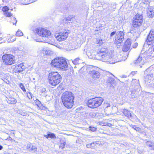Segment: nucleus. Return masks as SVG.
Segmentation results:
<instances>
[{
	"label": "nucleus",
	"mask_w": 154,
	"mask_h": 154,
	"mask_svg": "<svg viewBox=\"0 0 154 154\" xmlns=\"http://www.w3.org/2000/svg\"><path fill=\"white\" fill-rule=\"evenodd\" d=\"M114 51H109L108 49L102 48L100 49V60L112 64L115 63L113 60Z\"/></svg>",
	"instance_id": "nucleus-1"
},
{
	"label": "nucleus",
	"mask_w": 154,
	"mask_h": 154,
	"mask_svg": "<svg viewBox=\"0 0 154 154\" xmlns=\"http://www.w3.org/2000/svg\"><path fill=\"white\" fill-rule=\"evenodd\" d=\"M74 96L72 93L66 91L63 92L61 96V99L64 105L68 108L72 107L73 104Z\"/></svg>",
	"instance_id": "nucleus-2"
},
{
	"label": "nucleus",
	"mask_w": 154,
	"mask_h": 154,
	"mask_svg": "<svg viewBox=\"0 0 154 154\" xmlns=\"http://www.w3.org/2000/svg\"><path fill=\"white\" fill-rule=\"evenodd\" d=\"M51 64L55 67L64 70H67L68 67L66 59L63 57L55 58L52 61Z\"/></svg>",
	"instance_id": "nucleus-3"
},
{
	"label": "nucleus",
	"mask_w": 154,
	"mask_h": 154,
	"mask_svg": "<svg viewBox=\"0 0 154 154\" xmlns=\"http://www.w3.org/2000/svg\"><path fill=\"white\" fill-rule=\"evenodd\" d=\"M48 79L49 83L52 85L55 86L60 82L62 77L58 72H52L49 74Z\"/></svg>",
	"instance_id": "nucleus-4"
},
{
	"label": "nucleus",
	"mask_w": 154,
	"mask_h": 154,
	"mask_svg": "<svg viewBox=\"0 0 154 154\" xmlns=\"http://www.w3.org/2000/svg\"><path fill=\"white\" fill-rule=\"evenodd\" d=\"M103 101V99L101 97H97L88 100V105L89 107L94 108L100 106Z\"/></svg>",
	"instance_id": "nucleus-5"
},
{
	"label": "nucleus",
	"mask_w": 154,
	"mask_h": 154,
	"mask_svg": "<svg viewBox=\"0 0 154 154\" xmlns=\"http://www.w3.org/2000/svg\"><path fill=\"white\" fill-rule=\"evenodd\" d=\"M34 31L35 33L42 37H48L51 35L49 30L42 28H36Z\"/></svg>",
	"instance_id": "nucleus-6"
},
{
	"label": "nucleus",
	"mask_w": 154,
	"mask_h": 154,
	"mask_svg": "<svg viewBox=\"0 0 154 154\" xmlns=\"http://www.w3.org/2000/svg\"><path fill=\"white\" fill-rule=\"evenodd\" d=\"M69 31L67 29H64L58 33H56L55 36L56 39L59 41H62L65 40L68 36Z\"/></svg>",
	"instance_id": "nucleus-7"
},
{
	"label": "nucleus",
	"mask_w": 154,
	"mask_h": 154,
	"mask_svg": "<svg viewBox=\"0 0 154 154\" xmlns=\"http://www.w3.org/2000/svg\"><path fill=\"white\" fill-rule=\"evenodd\" d=\"M14 58V56L9 54H5L2 56L4 62L8 65H11L15 63Z\"/></svg>",
	"instance_id": "nucleus-8"
},
{
	"label": "nucleus",
	"mask_w": 154,
	"mask_h": 154,
	"mask_svg": "<svg viewBox=\"0 0 154 154\" xmlns=\"http://www.w3.org/2000/svg\"><path fill=\"white\" fill-rule=\"evenodd\" d=\"M86 54L88 57L90 59L100 60V50L99 52H96L95 51H93L92 53L90 52L89 50H88L87 51Z\"/></svg>",
	"instance_id": "nucleus-9"
},
{
	"label": "nucleus",
	"mask_w": 154,
	"mask_h": 154,
	"mask_svg": "<svg viewBox=\"0 0 154 154\" xmlns=\"http://www.w3.org/2000/svg\"><path fill=\"white\" fill-rule=\"evenodd\" d=\"M124 34L123 32L118 31L116 33L115 41L116 44L121 43L124 40Z\"/></svg>",
	"instance_id": "nucleus-10"
},
{
	"label": "nucleus",
	"mask_w": 154,
	"mask_h": 154,
	"mask_svg": "<svg viewBox=\"0 0 154 154\" xmlns=\"http://www.w3.org/2000/svg\"><path fill=\"white\" fill-rule=\"evenodd\" d=\"M154 42V30H152L150 31L149 35H148L146 43L148 45H151L152 42Z\"/></svg>",
	"instance_id": "nucleus-11"
},
{
	"label": "nucleus",
	"mask_w": 154,
	"mask_h": 154,
	"mask_svg": "<svg viewBox=\"0 0 154 154\" xmlns=\"http://www.w3.org/2000/svg\"><path fill=\"white\" fill-rule=\"evenodd\" d=\"M89 74L93 79H99L100 76V72L97 71L92 70L89 72Z\"/></svg>",
	"instance_id": "nucleus-12"
},
{
	"label": "nucleus",
	"mask_w": 154,
	"mask_h": 154,
	"mask_svg": "<svg viewBox=\"0 0 154 154\" xmlns=\"http://www.w3.org/2000/svg\"><path fill=\"white\" fill-rule=\"evenodd\" d=\"M25 66L23 63L16 66H15L14 71L16 72H20L23 71L25 69Z\"/></svg>",
	"instance_id": "nucleus-13"
},
{
	"label": "nucleus",
	"mask_w": 154,
	"mask_h": 154,
	"mask_svg": "<svg viewBox=\"0 0 154 154\" xmlns=\"http://www.w3.org/2000/svg\"><path fill=\"white\" fill-rule=\"evenodd\" d=\"M143 22L138 20H134L133 23V26L134 27H137V26H140Z\"/></svg>",
	"instance_id": "nucleus-14"
},
{
	"label": "nucleus",
	"mask_w": 154,
	"mask_h": 154,
	"mask_svg": "<svg viewBox=\"0 0 154 154\" xmlns=\"http://www.w3.org/2000/svg\"><path fill=\"white\" fill-rule=\"evenodd\" d=\"M27 149L29 150L32 152H35L37 149L36 147L33 146L32 144H28L27 146Z\"/></svg>",
	"instance_id": "nucleus-15"
},
{
	"label": "nucleus",
	"mask_w": 154,
	"mask_h": 154,
	"mask_svg": "<svg viewBox=\"0 0 154 154\" xmlns=\"http://www.w3.org/2000/svg\"><path fill=\"white\" fill-rule=\"evenodd\" d=\"M153 79V74L152 73L147 74L145 78V82L149 83H150L151 80H152Z\"/></svg>",
	"instance_id": "nucleus-16"
},
{
	"label": "nucleus",
	"mask_w": 154,
	"mask_h": 154,
	"mask_svg": "<svg viewBox=\"0 0 154 154\" xmlns=\"http://www.w3.org/2000/svg\"><path fill=\"white\" fill-rule=\"evenodd\" d=\"M147 53L145 52L144 53V54L140 55V56L137 59L134 61L135 64H138L140 63H141L142 61V56H143V58H144V55H147Z\"/></svg>",
	"instance_id": "nucleus-17"
},
{
	"label": "nucleus",
	"mask_w": 154,
	"mask_h": 154,
	"mask_svg": "<svg viewBox=\"0 0 154 154\" xmlns=\"http://www.w3.org/2000/svg\"><path fill=\"white\" fill-rule=\"evenodd\" d=\"M87 67L86 66H84L82 67L79 71L80 76H82L87 71Z\"/></svg>",
	"instance_id": "nucleus-18"
},
{
	"label": "nucleus",
	"mask_w": 154,
	"mask_h": 154,
	"mask_svg": "<svg viewBox=\"0 0 154 154\" xmlns=\"http://www.w3.org/2000/svg\"><path fill=\"white\" fill-rule=\"evenodd\" d=\"M146 146L149 148L151 149L154 150V143L150 141H147L146 142Z\"/></svg>",
	"instance_id": "nucleus-19"
},
{
	"label": "nucleus",
	"mask_w": 154,
	"mask_h": 154,
	"mask_svg": "<svg viewBox=\"0 0 154 154\" xmlns=\"http://www.w3.org/2000/svg\"><path fill=\"white\" fill-rule=\"evenodd\" d=\"M132 86L139 87L140 85L139 81L136 79H133L131 83Z\"/></svg>",
	"instance_id": "nucleus-20"
},
{
	"label": "nucleus",
	"mask_w": 154,
	"mask_h": 154,
	"mask_svg": "<svg viewBox=\"0 0 154 154\" xmlns=\"http://www.w3.org/2000/svg\"><path fill=\"white\" fill-rule=\"evenodd\" d=\"M134 20H138L143 22V17L141 14H140L137 13L134 17Z\"/></svg>",
	"instance_id": "nucleus-21"
},
{
	"label": "nucleus",
	"mask_w": 154,
	"mask_h": 154,
	"mask_svg": "<svg viewBox=\"0 0 154 154\" xmlns=\"http://www.w3.org/2000/svg\"><path fill=\"white\" fill-rule=\"evenodd\" d=\"M147 14L149 17H152L154 16V11L152 10L151 9H149V8H148Z\"/></svg>",
	"instance_id": "nucleus-22"
},
{
	"label": "nucleus",
	"mask_w": 154,
	"mask_h": 154,
	"mask_svg": "<svg viewBox=\"0 0 154 154\" xmlns=\"http://www.w3.org/2000/svg\"><path fill=\"white\" fill-rule=\"evenodd\" d=\"M123 113L125 116L130 118L131 117V115L129 111L126 109L123 110Z\"/></svg>",
	"instance_id": "nucleus-23"
},
{
	"label": "nucleus",
	"mask_w": 154,
	"mask_h": 154,
	"mask_svg": "<svg viewBox=\"0 0 154 154\" xmlns=\"http://www.w3.org/2000/svg\"><path fill=\"white\" fill-rule=\"evenodd\" d=\"M8 103L11 104H14L17 102L16 100L13 98H10L8 101Z\"/></svg>",
	"instance_id": "nucleus-24"
},
{
	"label": "nucleus",
	"mask_w": 154,
	"mask_h": 154,
	"mask_svg": "<svg viewBox=\"0 0 154 154\" xmlns=\"http://www.w3.org/2000/svg\"><path fill=\"white\" fill-rule=\"evenodd\" d=\"M125 55L126 56H125L124 57H123L122 58H121V57H120V55H118V58L119 59V60L118 61H116V62H119V60L122 61V60H125L126 59L127 57H128L127 53H126Z\"/></svg>",
	"instance_id": "nucleus-25"
},
{
	"label": "nucleus",
	"mask_w": 154,
	"mask_h": 154,
	"mask_svg": "<svg viewBox=\"0 0 154 154\" xmlns=\"http://www.w3.org/2000/svg\"><path fill=\"white\" fill-rule=\"evenodd\" d=\"M131 40L130 39H128L125 41L124 45L131 47Z\"/></svg>",
	"instance_id": "nucleus-26"
},
{
	"label": "nucleus",
	"mask_w": 154,
	"mask_h": 154,
	"mask_svg": "<svg viewBox=\"0 0 154 154\" xmlns=\"http://www.w3.org/2000/svg\"><path fill=\"white\" fill-rule=\"evenodd\" d=\"M60 142L61 143L60 145V147L61 149H63L64 148V146L66 144V141L65 140H63L62 141L61 140Z\"/></svg>",
	"instance_id": "nucleus-27"
},
{
	"label": "nucleus",
	"mask_w": 154,
	"mask_h": 154,
	"mask_svg": "<svg viewBox=\"0 0 154 154\" xmlns=\"http://www.w3.org/2000/svg\"><path fill=\"white\" fill-rule=\"evenodd\" d=\"M10 36H8V42H12L15 40L16 38L15 36H12L10 38H9L8 37H10Z\"/></svg>",
	"instance_id": "nucleus-28"
},
{
	"label": "nucleus",
	"mask_w": 154,
	"mask_h": 154,
	"mask_svg": "<svg viewBox=\"0 0 154 154\" xmlns=\"http://www.w3.org/2000/svg\"><path fill=\"white\" fill-rule=\"evenodd\" d=\"M130 47L129 46L124 45L122 48V51L124 52H126L130 49Z\"/></svg>",
	"instance_id": "nucleus-29"
},
{
	"label": "nucleus",
	"mask_w": 154,
	"mask_h": 154,
	"mask_svg": "<svg viewBox=\"0 0 154 154\" xmlns=\"http://www.w3.org/2000/svg\"><path fill=\"white\" fill-rule=\"evenodd\" d=\"M79 58H77L74 60H71L74 64L76 65L79 63Z\"/></svg>",
	"instance_id": "nucleus-30"
},
{
	"label": "nucleus",
	"mask_w": 154,
	"mask_h": 154,
	"mask_svg": "<svg viewBox=\"0 0 154 154\" xmlns=\"http://www.w3.org/2000/svg\"><path fill=\"white\" fill-rule=\"evenodd\" d=\"M96 43L97 44H98L99 45H100L103 44V41L102 39L100 38L98 39H97Z\"/></svg>",
	"instance_id": "nucleus-31"
},
{
	"label": "nucleus",
	"mask_w": 154,
	"mask_h": 154,
	"mask_svg": "<svg viewBox=\"0 0 154 154\" xmlns=\"http://www.w3.org/2000/svg\"><path fill=\"white\" fill-rule=\"evenodd\" d=\"M48 135L49 137L51 138H56V136L55 134L49 132L48 133Z\"/></svg>",
	"instance_id": "nucleus-32"
},
{
	"label": "nucleus",
	"mask_w": 154,
	"mask_h": 154,
	"mask_svg": "<svg viewBox=\"0 0 154 154\" xmlns=\"http://www.w3.org/2000/svg\"><path fill=\"white\" fill-rule=\"evenodd\" d=\"M95 143H96V142H94L91 144H87L86 146L88 148H94V146H92V145H94Z\"/></svg>",
	"instance_id": "nucleus-33"
},
{
	"label": "nucleus",
	"mask_w": 154,
	"mask_h": 154,
	"mask_svg": "<svg viewBox=\"0 0 154 154\" xmlns=\"http://www.w3.org/2000/svg\"><path fill=\"white\" fill-rule=\"evenodd\" d=\"M23 33L21 32V31H20V30H18L16 32V35L17 36H21L22 35H23Z\"/></svg>",
	"instance_id": "nucleus-34"
},
{
	"label": "nucleus",
	"mask_w": 154,
	"mask_h": 154,
	"mask_svg": "<svg viewBox=\"0 0 154 154\" xmlns=\"http://www.w3.org/2000/svg\"><path fill=\"white\" fill-rule=\"evenodd\" d=\"M131 126L137 131H139L140 130V128L137 127L135 125H131Z\"/></svg>",
	"instance_id": "nucleus-35"
},
{
	"label": "nucleus",
	"mask_w": 154,
	"mask_h": 154,
	"mask_svg": "<svg viewBox=\"0 0 154 154\" xmlns=\"http://www.w3.org/2000/svg\"><path fill=\"white\" fill-rule=\"evenodd\" d=\"M10 22L12 23L13 25L16 24L17 22V20L16 19V18L14 17L12 18L11 20L10 21Z\"/></svg>",
	"instance_id": "nucleus-36"
},
{
	"label": "nucleus",
	"mask_w": 154,
	"mask_h": 154,
	"mask_svg": "<svg viewBox=\"0 0 154 154\" xmlns=\"http://www.w3.org/2000/svg\"><path fill=\"white\" fill-rule=\"evenodd\" d=\"M6 17H10L12 15V14L10 13L9 11H6L4 13Z\"/></svg>",
	"instance_id": "nucleus-37"
},
{
	"label": "nucleus",
	"mask_w": 154,
	"mask_h": 154,
	"mask_svg": "<svg viewBox=\"0 0 154 154\" xmlns=\"http://www.w3.org/2000/svg\"><path fill=\"white\" fill-rule=\"evenodd\" d=\"M89 130L93 132H94L96 131L97 128H96L94 127L90 126L89 127Z\"/></svg>",
	"instance_id": "nucleus-38"
},
{
	"label": "nucleus",
	"mask_w": 154,
	"mask_h": 154,
	"mask_svg": "<svg viewBox=\"0 0 154 154\" xmlns=\"http://www.w3.org/2000/svg\"><path fill=\"white\" fill-rule=\"evenodd\" d=\"M2 11L4 12H6V11H8L9 10L7 6H5L2 9Z\"/></svg>",
	"instance_id": "nucleus-39"
},
{
	"label": "nucleus",
	"mask_w": 154,
	"mask_h": 154,
	"mask_svg": "<svg viewBox=\"0 0 154 154\" xmlns=\"http://www.w3.org/2000/svg\"><path fill=\"white\" fill-rule=\"evenodd\" d=\"M150 1V0H142V2L144 4L148 5H149Z\"/></svg>",
	"instance_id": "nucleus-40"
},
{
	"label": "nucleus",
	"mask_w": 154,
	"mask_h": 154,
	"mask_svg": "<svg viewBox=\"0 0 154 154\" xmlns=\"http://www.w3.org/2000/svg\"><path fill=\"white\" fill-rule=\"evenodd\" d=\"M19 86L21 89L24 91H26L25 88L24 87V85L22 84L21 83L19 85Z\"/></svg>",
	"instance_id": "nucleus-41"
},
{
	"label": "nucleus",
	"mask_w": 154,
	"mask_h": 154,
	"mask_svg": "<svg viewBox=\"0 0 154 154\" xmlns=\"http://www.w3.org/2000/svg\"><path fill=\"white\" fill-rule=\"evenodd\" d=\"M110 106V104L109 103H104V104L103 107H104V108H107Z\"/></svg>",
	"instance_id": "nucleus-42"
},
{
	"label": "nucleus",
	"mask_w": 154,
	"mask_h": 154,
	"mask_svg": "<svg viewBox=\"0 0 154 154\" xmlns=\"http://www.w3.org/2000/svg\"><path fill=\"white\" fill-rule=\"evenodd\" d=\"M66 18L67 21H68V22L70 21L73 18L71 16H69Z\"/></svg>",
	"instance_id": "nucleus-43"
},
{
	"label": "nucleus",
	"mask_w": 154,
	"mask_h": 154,
	"mask_svg": "<svg viewBox=\"0 0 154 154\" xmlns=\"http://www.w3.org/2000/svg\"><path fill=\"white\" fill-rule=\"evenodd\" d=\"M63 24H64V23H67L68 22V21H67V19L66 17L64 18V19H63Z\"/></svg>",
	"instance_id": "nucleus-44"
},
{
	"label": "nucleus",
	"mask_w": 154,
	"mask_h": 154,
	"mask_svg": "<svg viewBox=\"0 0 154 154\" xmlns=\"http://www.w3.org/2000/svg\"><path fill=\"white\" fill-rule=\"evenodd\" d=\"M114 81V80L112 79H109L108 80V82H109L110 83V84H112L113 82V81Z\"/></svg>",
	"instance_id": "nucleus-45"
},
{
	"label": "nucleus",
	"mask_w": 154,
	"mask_h": 154,
	"mask_svg": "<svg viewBox=\"0 0 154 154\" xmlns=\"http://www.w3.org/2000/svg\"><path fill=\"white\" fill-rule=\"evenodd\" d=\"M47 54H48V55H50V54H52L53 53V52L52 51H51L49 50H48L47 51Z\"/></svg>",
	"instance_id": "nucleus-46"
},
{
	"label": "nucleus",
	"mask_w": 154,
	"mask_h": 154,
	"mask_svg": "<svg viewBox=\"0 0 154 154\" xmlns=\"http://www.w3.org/2000/svg\"><path fill=\"white\" fill-rule=\"evenodd\" d=\"M116 33V31H113L110 34V36L112 37L113 35H114Z\"/></svg>",
	"instance_id": "nucleus-47"
},
{
	"label": "nucleus",
	"mask_w": 154,
	"mask_h": 154,
	"mask_svg": "<svg viewBox=\"0 0 154 154\" xmlns=\"http://www.w3.org/2000/svg\"><path fill=\"white\" fill-rule=\"evenodd\" d=\"M137 71H134V72H132L131 73V75H134L135 74H136L137 73Z\"/></svg>",
	"instance_id": "nucleus-48"
},
{
	"label": "nucleus",
	"mask_w": 154,
	"mask_h": 154,
	"mask_svg": "<svg viewBox=\"0 0 154 154\" xmlns=\"http://www.w3.org/2000/svg\"><path fill=\"white\" fill-rule=\"evenodd\" d=\"M21 3L24 5H28L29 4V3H28V2H23H23H22Z\"/></svg>",
	"instance_id": "nucleus-49"
},
{
	"label": "nucleus",
	"mask_w": 154,
	"mask_h": 154,
	"mask_svg": "<svg viewBox=\"0 0 154 154\" xmlns=\"http://www.w3.org/2000/svg\"><path fill=\"white\" fill-rule=\"evenodd\" d=\"M45 89L44 88H42L41 91L42 92H45Z\"/></svg>",
	"instance_id": "nucleus-50"
},
{
	"label": "nucleus",
	"mask_w": 154,
	"mask_h": 154,
	"mask_svg": "<svg viewBox=\"0 0 154 154\" xmlns=\"http://www.w3.org/2000/svg\"><path fill=\"white\" fill-rule=\"evenodd\" d=\"M44 136L47 138H49V136L48 135V133L47 134V135H44Z\"/></svg>",
	"instance_id": "nucleus-51"
},
{
	"label": "nucleus",
	"mask_w": 154,
	"mask_h": 154,
	"mask_svg": "<svg viewBox=\"0 0 154 154\" xmlns=\"http://www.w3.org/2000/svg\"><path fill=\"white\" fill-rule=\"evenodd\" d=\"M37 41L39 42H45L44 41H42V40H40V41Z\"/></svg>",
	"instance_id": "nucleus-52"
},
{
	"label": "nucleus",
	"mask_w": 154,
	"mask_h": 154,
	"mask_svg": "<svg viewBox=\"0 0 154 154\" xmlns=\"http://www.w3.org/2000/svg\"><path fill=\"white\" fill-rule=\"evenodd\" d=\"M3 149V146L0 145V150Z\"/></svg>",
	"instance_id": "nucleus-53"
},
{
	"label": "nucleus",
	"mask_w": 154,
	"mask_h": 154,
	"mask_svg": "<svg viewBox=\"0 0 154 154\" xmlns=\"http://www.w3.org/2000/svg\"><path fill=\"white\" fill-rule=\"evenodd\" d=\"M97 144V143L96 142V143H95L94 144V145H92V146H94H94H96V145Z\"/></svg>",
	"instance_id": "nucleus-54"
},
{
	"label": "nucleus",
	"mask_w": 154,
	"mask_h": 154,
	"mask_svg": "<svg viewBox=\"0 0 154 154\" xmlns=\"http://www.w3.org/2000/svg\"><path fill=\"white\" fill-rule=\"evenodd\" d=\"M109 126H112V125L111 124L109 123L108 125Z\"/></svg>",
	"instance_id": "nucleus-55"
},
{
	"label": "nucleus",
	"mask_w": 154,
	"mask_h": 154,
	"mask_svg": "<svg viewBox=\"0 0 154 154\" xmlns=\"http://www.w3.org/2000/svg\"><path fill=\"white\" fill-rule=\"evenodd\" d=\"M2 37H0V41L2 40Z\"/></svg>",
	"instance_id": "nucleus-56"
},
{
	"label": "nucleus",
	"mask_w": 154,
	"mask_h": 154,
	"mask_svg": "<svg viewBox=\"0 0 154 154\" xmlns=\"http://www.w3.org/2000/svg\"><path fill=\"white\" fill-rule=\"evenodd\" d=\"M152 87H153L154 88V84H153V85H152Z\"/></svg>",
	"instance_id": "nucleus-57"
},
{
	"label": "nucleus",
	"mask_w": 154,
	"mask_h": 154,
	"mask_svg": "<svg viewBox=\"0 0 154 154\" xmlns=\"http://www.w3.org/2000/svg\"><path fill=\"white\" fill-rule=\"evenodd\" d=\"M149 57H147L146 58H149Z\"/></svg>",
	"instance_id": "nucleus-58"
},
{
	"label": "nucleus",
	"mask_w": 154,
	"mask_h": 154,
	"mask_svg": "<svg viewBox=\"0 0 154 154\" xmlns=\"http://www.w3.org/2000/svg\"><path fill=\"white\" fill-rule=\"evenodd\" d=\"M140 65V67H142V66H140V65Z\"/></svg>",
	"instance_id": "nucleus-59"
},
{
	"label": "nucleus",
	"mask_w": 154,
	"mask_h": 154,
	"mask_svg": "<svg viewBox=\"0 0 154 154\" xmlns=\"http://www.w3.org/2000/svg\"><path fill=\"white\" fill-rule=\"evenodd\" d=\"M147 8H149V7H147ZM149 8V9H151L150 8Z\"/></svg>",
	"instance_id": "nucleus-60"
},
{
	"label": "nucleus",
	"mask_w": 154,
	"mask_h": 154,
	"mask_svg": "<svg viewBox=\"0 0 154 154\" xmlns=\"http://www.w3.org/2000/svg\"><path fill=\"white\" fill-rule=\"evenodd\" d=\"M135 44L136 45H137V43H136Z\"/></svg>",
	"instance_id": "nucleus-61"
},
{
	"label": "nucleus",
	"mask_w": 154,
	"mask_h": 154,
	"mask_svg": "<svg viewBox=\"0 0 154 154\" xmlns=\"http://www.w3.org/2000/svg\"><path fill=\"white\" fill-rule=\"evenodd\" d=\"M15 154H16V153H15Z\"/></svg>",
	"instance_id": "nucleus-62"
}]
</instances>
